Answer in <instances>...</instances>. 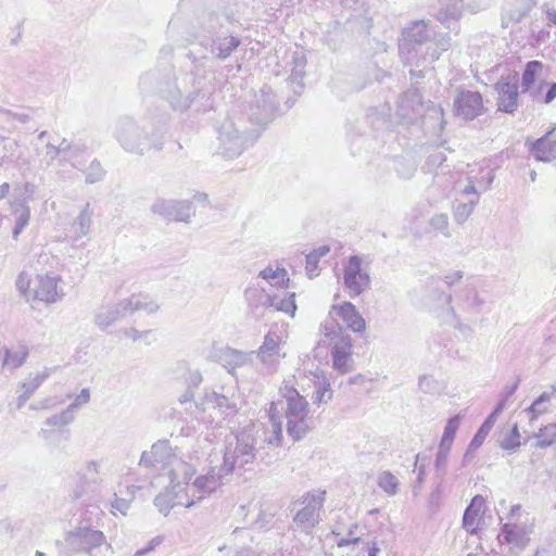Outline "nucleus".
I'll list each match as a JSON object with an SVG mask.
<instances>
[{
    "instance_id": "obj_1",
    "label": "nucleus",
    "mask_w": 556,
    "mask_h": 556,
    "mask_svg": "<svg viewBox=\"0 0 556 556\" xmlns=\"http://www.w3.org/2000/svg\"><path fill=\"white\" fill-rule=\"evenodd\" d=\"M281 397L269 404V420L275 426V437L269 444L281 443V418L287 419V432L293 440H301L312 429L308 419V403L295 388L285 386Z\"/></svg>"
},
{
    "instance_id": "obj_2",
    "label": "nucleus",
    "mask_w": 556,
    "mask_h": 556,
    "mask_svg": "<svg viewBox=\"0 0 556 556\" xmlns=\"http://www.w3.org/2000/svg\"><path fill=\"white\" fill-rule=\"evenodd\" d=\"M140 463L160 470L162 476L174 482L173 486L185 484L194 475V468L173 452L168 441L153 444L150 451L142 453Z\"/></svg>"
},
{
    "instance_id": "obj_3",
    "label": "nucleus",
    "mask_w": 556,
    "mask_h": 556,
    "mask_svg": "<svg viewBox=\"0 0 556 556\" xmlns=\"http://www.w3.org/2000/svg\"><path fill=\"white\" fill-rule=\"evenodd\" d=\"M59 275L38 274L35 279L25 270L21 271L15 280L20 295L28 303L42 302L54 304L64 298L65 293L59 286Z\"/></svg>"
},
{
    "instance_id": "obj_4",
    "label": "nucleus",
    "mask_w": 556,
    "mask_h": 556,
    "mask_svg": "<svg viewBox=\"0 0 556 556\" xmlns=\"http://www.w3.org/2000/svg\"><path fill=\"white\" fill-rule=\"evenodd\" d=\"M320 331L330 343L331 367L346 375L354 367L353 345L350 334L342 333V326L334 318L320 325Z\"/></svg>"
},
{
    "instance_id": "obj_5",
    "label": "nucleus",
    "mask_w": 556,
    "mask_h": 556,
    "mask_svg": "<svg viewBox=\"0 0 556 556\" xmlns=\"http://www.w3.org/2000/svg\"><path fill=\"white\" fill-rule=\"evenodd\" d=\"M115 136L126 151L138 154L153 148L159 149L162 144L159 137L149 134L130 118H123L117 123Z\"/></svg>"
},
{
    "instance_id": "obj_6",
    "label": "nucleus",
    "mask_w": 556,
    "mask_h": 556,
    "mask_svg": "<svg viewBox=\"0 0 556 556\" xmlns=\"http://www.w3.org/2000/svg\"><path fill=\"white\" fill-rule=\"evenodd\" d=\"M235 463V455L226 452L220 468L212 467L206 475L199 476L191 484L189 483L190 479H188L184 489L190 493V500H194L195 503L215 492L222 485L224 477L233 471Z\"/></svg>"
},
{
    "instance_id": "obj_7",
    "label": "nucleus",
    "mask_w": 556,
    "mask_h": 556,
    "mask_svg": "<svg viewBox=\"0 0 556 556\" xmlns=\"http://www.w3.org/2000/svg\"><path fill=\"white\" fill-rule=\"evenodd\" d=\"M194 418L203 424L218 426L225 417L236 412L235 405L216 392L205 393L199 403L194 404Z\"/></svg>"
},
{
    "instance_id": "obj_8",
    "label": "nucleus",
    "mask_w": 556,
    "mask_h": 556,
    "mask_svg": "<svg viewBox=\"0 0 556 556\" xmlns=\"http://www.w3.org/2000/svg\"><path fill=\"white\" fill-rule=\"evenodd\" d=\"M543 68L542 62L527 63L521 75V90L528 92L533 101L547 104L556 98V83L547 85L543 80H539L542 77Z\"/></svg>"
},
{
    "instance_id": "obj_9",
    "label": "nucleus",
    "mask_w": 556,
    "mask_h": 556,
    "mask_svg": "<svg viewBox=\"0 0 556 556\" xmlns=\"http://www.w3.org/2000/svg\"><path fill=\"white\" fill-rule=\"evenodd\" d=\"M342 278L343 285L352 298L358 296V294L369 289L371 286L368 270L364 266L362 257L357 255L348 258V262L342 268Z\"/></svg>"
},
{
    "instance_id": "obj_10",
    "label": "nucleus",
    "mask_w": 556,
    "mask_h": 556,
    "mask_svg": "<svg viewBox=\"0 0 556 556\" xmlns=\"http://www.w3.org/2000/svg\"><path fill=\"white\" fill-rule=\"evenodd\" d=\"M174 482L168 480L166 490L160 493L154 498V504L159 511L163 515H168L174 506H185L187 508L194 505V500H190V493L185 491L184 484L180 486H173Z\"/></svg>"
},
{
    "instance_id": "obj_11",
    "label": "nucleus",
    "mask_w": 556,
    "mask_h": 556,
    "mask_svg": "<svg viewBox=\"0 0 556 556\" xmlns=\"http://www.w3.org/2000/svg\"><path fill=\"white\" fill-rule=\"evenodd\" d=\"M151 211L159 214L166 219L176 222H189L190 217L194 214L190 201H176V200H156Z\"/></svg>"
},
{
    "instance_id": "obj_12",
    "label": "nucleus",
    "mask_w": 556,
    "mask_h": 556,
    "mask_svg": "<svg viewBox=\"0 0 556 556\" xmlns=\"http://www.w3.org/2000/svg\"><path fill=\"white\" fill-rule=\"evenodd\" d=\"M67 545L75 552L90 553L93 548L101 546L105 536L102 531L89 528H79L70 532L65 539Z\"/></svg>"
},
{
    "instance_id": "obj_13",
    "label": "nucleus",
    "mask_w": 556,
    "mask_h": 556,
    "mask_svg": "<svg viewBox=\"0 0 556 556\" xmlns=\"http://www.w3.org/2000/svg\"><path fill=\"white\" fill-rule=\"evenodd\" d=\"M333 314L342 319L350 331L363 333L366 330V321L353 303L345 301L341 304H332L329 312L330 318Z\"/></svg>"
},
{
    "instance_id": "obj_14",
    "label": "nucleus",
    "mask_w": 556,
    "mask_h": 556,
    "mask_svg": "<svg viewBox=\"0 0 556 556\" xmlns=\"http://www.w3.org/2000/svg\"><path fill=\"white\" fill-rule=\"evenodd\" d=\"M486 509V500L481 495L471 498L463 515V526L471 534L478 533L483 527V517Z\"/></svg>"
},
{
    "instance_id": "obj_15",
    "label": "nucleus",
    "mask_w": 556,
    "mask_h": 556,
    "mask_svg": "<svg viewBox=\"0 0 556 556\" xmlns=\"http://www.w3.org/2000/svg\"><path fill=\"white\" fill-rule=\"evenodd\" d=\"M455 110L465 119H473L483 112V98L478 91H460Z\"/></svg>"
},
{
    "instance_id": "obj_16",
    "label": "nucleus",
    "mask_w": 556,
    "mask_h": 556,
    "mask_svg": "<svg viewBox=\"0 0 556 556\" xmlns=\"http://www.w3.org/2000/svg\"><path fill=\"white\" fill-rule=\"evenodd\" d=\"M219 139L224 156L232 159L241 154L243 140L231 121H227L222 125Z\"/></svg>"
},
{
    "instance_id": "obj_17",
    "label": "nucleus",
    "mask_w": 556,
    "mask_h": 556,
    "mask_svg": "<svg viewBox=\"0 0 556 556\" xmlns=\"http://www.w3.org/2000/svg\"><path fill=\"white\" fill-rule=\"evenodd\" d=\"M208 357L219 362L230 374L243 364L242 352L229 346L213 345Z\"/></svg>"
},
{
    "instance_id": "obj_18",
    "label": "nucleus",
    "mask_w": 556,
    "mask_h": 556,
    "mask_svg": "<svg viewBox=\"0 0 556 556\" xmlns=\"http://www.w3.org/2000/svg\"><path fill=\"white\" fill-rule=\"evenodd\" d=\"M125 315L127 313L122 300L118 303L99 307L94 314V323L100 329L104 330Z\"/></svg>"
},
{
    "instance_id": "obj_19",
    "label": "nucleus",
    "mask_w": 556,
    "mask_h": 556,
    "mask_svg": "<svg viewBox=\"0 0 556 556\" xmlns=\"http://www.w3.org/2000/svg\"><path fill=\"white\" fill-rule=\"evenodd\" d=\"M162 94L175 110H187L193 101L191 93L182 91L177 80L166 84Z\"/></svg>"
},
{
    "instance_id": "obj_20",
    "label": "nucleus",
    "mask_w": 556,
    "mask_h": 556,
    "mask_svg": "<svg viewBox=\"0 0 556 556\" xmlns=\"http://www.w3.org/2000/svg\"><path fill=\"white\" fill-rule=\"evenodd\" d=\"M91 223L92 211L90 210L89 203H87L70 226L71 239L73 241H78L86 237L90 231Z\"/></svg>"
},
{
    "instance_id": "obj_21",
    "label": "nucleus",
    "mask_w": 556,
    "mask_h": 556,
    "mask_svg": "<svg viewBox=\"0 0 556 556\" xmlns=\"http://www.w3.org/2000/svg\"><path fill=\"white\" fill-rule=\"evenodd\" d=\"M123 305L125 306L127 314H132L137 311H144L148 314H154L160 308L157 302L146 294H132L131 296L123 300Z\"/></svg>"
},
{
    "instance_id": "obj_22",
    "label": "nucleus",
    "mask_w": 556,
    "mask_h": 556,
    "mask_svg": "<svg viewBox=\"0 0 556 556\" xmlns=\"http://www.w3.org/2000/svg\"><path fill=\"white\" fill-rule=\"evenodd\" d=\"M110 467L106 459L88 460L84 467L83 478L87 483L102 484Z\"/></svg>"
},
{
    "instance_id": "obj_23",
    "label": "nucleus",
    "mask_w": 556,
    "mask_h": 556,
    "mask_svg": "<svg viewBox=\"0 0 556 556\" xmlns=\"http://www.w3.org/2000/svg\"><path fill=\"white\" fill-rule=\"evenodd\" d=\"M260 276L275 288L286 289L290 286L289 271L279 264L265 267L260 271Z\"/></svg>"
},
{
    "instance_id": "obj_24",
    "label": "nucleus",
    "mask_w": 556,
    "mask_h": 556,
    "mask_svg": "<svg viewBox=\"0 0 556 556\" xmlns=\"http://www.w3.org/2000/svg\"><path fill=\"white\" fill-rule=\"evenodd\" d=\"M498 109L504 112H514L518 106V89L508 83L498 84Z\"/></svg>"
},
{
    "instance_id": "obj_25",
    "label": "nucleus",
    "mask_w": 556,
    "mask_h": 556,
    "mask_svg": "<svg viewBox=\"0 0 556 556\" xmlns=\"http://www.w3.org/2000/svg\"><path fill=\"white\" fill-rule=\"evenodd\" d=\"M49 372L42 371L33 377H29L27 381L21 383L22 393L17 397V407L21 408L34 394V392L41 386V383L48 378Z\"/></svg>"
},
{
    "instance_id": "obj_26",
    "label": "nucleus",
    "mask_w": 556,
    "mask_h": 556,
    "mask_svg": "<svg viewBox=\"0 0 556 556\" xmlns=\"http://www.w3.org/2000/svg\"><path fill=\"white\" fill-rule=\"evenodd\" d=\"M312 375L315 378V392L313 393V402L320 404L331 400L332 391L330 380L325 375L318 374V371H314Z\"/></svg>"
},
{
    "instance_id": "obj_27",
    "label": "nucleus",
    "mask_w": 556,
    "mask_h": 556,
    "mask_svg": "<svg viewBox=\"0 0 556 556\" xmlns=\"http://www.w3.org/2000/svg\"><path fill=\"white\" fill-rule=\"evenodd\" d=\"M532 154L541 162H551L556 156V141L549 137H542L533 143Z\"/></svg>"
},
{
    "instance_id": "obj_28",
    "label": "nucleus",
    "mask_w": 556,
    "mask_h": 556,
    "mask_svg": "<svg viewBox=\"0 0 556 556\" xmlns=\"http://www.w3.org/2000/svg\"><path fill=\"white\" fill-rule=\"evenodd\" d=\"M521 435L516 424L503 426L498 432V443L503 448L514 450L521 444Z\"/></svg>"
},
{
    "instance_id": "obj_29",
    "label": "nucleus",
    "mask_w": 556,
    "mask_h": 556,
    "mask_svg": "<svg viewBox=\"0 0 556 556\" xmlns=\"http://www.w3.org/2000/svg\"><path fill=\"white\" fill-rule=\"evenodd\" d=\"M28 356V349L25 345L14 346L12 349H4V356L2 365L12 369L21 367Z\"/></svg>"
},
{
    "instance_id": "obj_30",
    "label": "nucleus",
    "mask_w": 556,
    "mask_h": 556,
    "mask_svg": "<svg viewBox=\"0 0 556 556\" xmlns=\"http://www.w3.org/2000/svg\"><path fill=\"white\" fill-rule=\"evenodd\" d=\"M504 408V402L497 404L494 412L488 417V419L479 428V431L471 439V446L478 447L482 445L488 434L492 431V427L496 421L497 415L502 413Z\"/></svg>"
},
{
    "instance_id": "obj_31",
    "label": "nucleus",
    "mask_w": 556,
    "mask_h": 556,
    "mask_svg": "<svg viewBox=\"0 0 556 556\" xmlns=\"http://www.w3.org/2000/svg\"><path fill=\"white\" fill-rule=\"evenodd\" d=\"M503 542L514 545H523L527 539V531L515 523H505L502 527Z\"/></svg>"
},
{
    "instance_id": "obj_32",
    "label": "nucleus",
    "mask_w": 556,
    "mask_h": 556,
    "mask_svg": "<svg viewBox=\"0 0 556 556\" xmlns=\"http://www.w3.org/2000/svg\"><path fill=\"white\" fill-rule=\"evenodd\" d=\"M58 150H60L61 162L67 161L76 168H81L83 162L80 161V156L84 154V151L78 147H72L65 139H63L58 146Z\"/></svg>"
},
{
    "instance_id": "obj_33",
    "label": "nucleus",
    "mask_w": 556,
    "mask_h": 556,
    "mask_svg": "<svg viewBox=\"0 0 556 556\" xmlns=\"http://www.w3.org/2000/svg\"><path fill=\"white\" fill-rule=\"evenodd\" d=\"M288 336L287 330L285 331V334H277L275 332H269L265 336V340L263 344L260 346V354L263 357L270 356L274 354H279V349Z\"/></svg>"
},
{
    "instance_id": "obj_34",
    "label": "nucleus",
    "mask_w": 556,
    "mask_h": 556,
    "mask_svg": "<svg viewBox=\"0 0 556 556\" xmlns=\"http://www.w3.org/2000/svg\"><path fill=\"white\" fill-rule=\"evenodd\" d=\"M240 40L228 36L214 40L213 51H217V56L226 59L239 46Z\"/></svg>"
},
{
    "instance_id": "obj_35",
    "label": "nucleus",
    "mask_w": 556,
    "mask_h": 556,
    "mask_svg": "<svg viewBox=\"0 0 556 556\" xmlns=\"http://www.w3.org/2000/svg\"><path fill=\"white\" fill-rule=\"evenodd\" d=\"M273 305L277 311L288 314L291 318L294 317L298 306L295 303V293L289 292L280 300H273Z\"/></svg>"
},
{
    "instance_id": "obj_36",
    "label": "nucleus",
    "mask_w": 556,
    "mask_h": 556,
    "mask_svg": "<svg viewBox=\"0 0 556 556\" xmlns=\"http://www.w3.org/2000/svg\"><path fill=\"white\" fill-rule=\"evenodd\" d=\"M460 417L459 415H455L453 418H451L444 428V432L441 437V448H450L452 446L453 440L455 438V434L457 432V429L459 427Z\"/></svg>"
},
{
    "instance_id": "obj_37",
    "label": "nucleus",
    "mask_w": 556,
    "mask_h": 556,
    "mask_svg": "<svg viewBox=\"0 0 556 556\" xmlns=\"http://www.w3.org/2000/svg\"><path fill=\"white\" fill-rule=\"evenodd\" d=\"M15 226L12 232L13 238L16 240L23 229L28 225L30 218V210L27 205L23 204L15 210Z\"/></svg>"
},
{
    "instance_id": "obj_38",
    "label": "nucleus",
    "mask_w": 556,
    "mask_h": 556,
    "mask_svg": "<svg viewBox=\"0 0 556 556\" xmlns=\"http://www.w3.org/2000/svg\"><path fill=\"white\" fill-rule=\"evenodd\" d=\"M325 498L326 491L309 492L304 495L303 503L311 511H313L314 515L317 516L318 510L325 503Z\"/></svg>"
},
{
    "instance_id": "obj_39",
    "label": "nucleus",
    "mask_w": 556,
    "mask_h": 556,
    "mask_svg": "<svg viewBox=\"0 0 556 556\" xmlns=\"http://www.w3.org/2000/svg\"><path fill=\"white\" fill-rule=\"evenodd\" d=\"M540 446H549L556 443V424H549L540 428L536 433Z\"/></svg>"
},
{
    "instance_id": "obj_40",
    "label": "nucleus",
    "mask_w": 556,
    "mask_h": 556,
    "mask_svg": "<svg viewBox=\"0 0 556 556\" xmlns=\"http://www.w3.org/2000/svg\"><path fill=\"white\" fill-rule=\"evenodd\" d=\"M136 490L137 486L135 485L127 486V493L130 496L129 498L115 496L114 501L111 504L112 513L115 514V511H119L122 515H126L129 509L130 502L135 496ZM114 495H116V493Z\"/></svg>"
},
{
    "instance_id": "obj_41",
    "label": "nucleus",
    "mask_w": 556,
    "mask_h": 556,
    "mask_svg": "<svg viewBox=\"0 0 556 556\" xmlns=\"http://www.w3.org/2000/svg\"><path fill=\"white\" fill-rule=\"evenodd\" d=\"M549 402L551 395H548V393H542L541 396L533 402L529 408V412L532 414V420L538 419L540 415L549 410Z\"/></svg>"
},
{
    "instance_id": "obj_42",
    "label": "nucleus",
    "mask_w": 556,
    "mask_h": 556,
    "mask_svg": "<svg viewBox=\"0 0 556 556\" xmlns=\"http://www.w3.org/2000/svg\"><path fill=\"white\" fill-rule=\"evenodd\" d=\"M378 484L388 494H395L399 488V481L391 471H382L378 479Z\"/></svg>"
},
{
    "instance_id": "obj_43",
    "label": "nucleus",
    "mask_w": 556,
    "mask_h": 556,
    "mask_svg": "<svg viewBox=\"0 0 556 556\" xmlns=\"http://www.w3.org/2000/svg\"><path fill=\"white\" fill-rule=\"evenodd\" d=\"M74 418V415H72L66 408L62 413L54 414L47 418L45 425L49 427L62 428L71 424Z\"/></svg>"
},
{
    "instance_id": "obj_44",
    "label": "nucleus",
    "mask_w": 556,
    "mask_h": 556,
    "mask_svg": "<svg viewBox=\"0 0 556 556\" xmlns=\"http://www.w3.org/2000/svg\"><path fill=\"white\" fill-rule=\"evenodd\" d=\"M103 177H104V170H103L101 164L98 161L93 160L87 169L86 182L94 184V182L102 180Z\"/></svg>"
},
{
    "instance_id": "obj_45",
    "label": "nucleus",
    "mask_w": 556,
    "mask_h": 556,
    "mask_svg": "<svg viewBox=\"0 0 556 556\" xmlns=\"http://www.w3.org/2000/svg\"><path fill=\"white\" fill-rule=\"evenodd\" d=\"M0 113L4 119V122L14 124V122H17L20 124H26L29 122L30 117L28 114L25 113H14L9 110H0ZM14 127V125H12Z\"/></svg>"
},
{
    "instance_id": "obj_46",
    "label": "nucleus",
    "mask_w": 556,
    "mask_h": 556,
    "mask_svg": "<svg viewBox=\"0 0 556 556\" xmlns=\"http://www.w3.org/2000/svg\"><path fill=\"white\" fill-rule=\"evenodd\" d=\"M90 401V391L85 388L80 391V393L75 397L74 402L68 405V412L75 416V412L78 407L87 404Z\"/></svg>"
},
{
    "instance_id": "obj_47",
    "label": "nucleus",
    "mask_w": 556,
    "mask_h": 556,
    "mask_svg": "<svg viewBox=\"0 0 556 556\" xmlns=\"http://www.w3.org/2000/svg\"><path fill=\"white\" fill-rule=\"evenodd\" d=\"M294 521L299 525L311 523L312 526L317 521V516L311 509L303 507L294 517Z\"/></svg>"
},
{
    "instance_id": "obj_48",
    "label": "nucleus",
    "mask_w": 556,
    "mask_h": 556,
    "mask_svg": "<svg viewBox=\"0 0 556 556\" xmlns=\"http://www.w3.org/2000/svg\"><path fill=\"white\" fill-rule=\"evenodd\" d=\"M329 253L328 247H321L317 251H313L307 255L306 258V267L307 268H315L317 266V263L319 262V257L326 255Z\"/></svg>"
},
{
    "instance_id": "obj_49",
    "label": "nucleus",
    "mask_w": 556,
    "mask_h": 556,
    "mask_svg": "<svg viewBox=\"0 0 556 556\" xmlns=\"http://www.w3.org/2000/svg\"><path fill=\"white\" fill-rule=\"evenodd\" d=\"M124 333L127 338L131 339L132 341L142 340L144 342H148L151 331L150 330L139 331L137 329L130 328V329H126L124 331Z\"/></svg>"
},
{
    "instance_id": "obj_50",
    "label": "nucleus",
    "mask_w": 556,
    "mask_h": 556,
    "mask_svg": "<svg viewBox=\"0 0 556 556\" xmlns=\"http://www.w3.org/2000/svg\"><path fill=\"white\" fill-rule=\"evenodd\" d=\"M60 402L55 397H47L29 406L30 409H51Z\"/></svg>"
},
{
    "instance_id": "obj_51",
    "label": "nucleus",
    "mask_w": 556,
    "mask_h": 556,
    "mask_svg": "<svg viewBox=\"0 0 556 556\" xmlns=\"http://www.w3.org/2000/svg\"><path fill=\"white\" fill-rule=\"evenodd\" d=\"M163 542L162 536H155L149 541L146 547L138 549L134 556H146L150 552L154 551L156 546H159Z\"/></svg>"
},
{
    "instance_id": "obj_52",
    "label": "nucleus",
    "mask_w": 556,
    "mask_h": 556,
    "mask_svg": "<svg viewBox=\"0 0 556 556\" xmlns=\"http://www.w3.org/2000/svg\"><path fill=\"white\" fill-rule=\"evenodd\" d=\"M58 156H60V150L53 143L48 142L45 147L43 157L47 161V164L53 162Z\"/></svg>"
},
{
    "instance_id": "obj_53",
    "label": "nucleus",
    "mask_w": 556,
    "mask_h": 556,
    "mask_svg": "<svg viewBox=\"0 0 556 556\" xmlns=\"http://www.w3.org/2000/svg\"><path fill=\"white\" fill-rule=\"evenodd\" d=\"M368 556H378L380 547L377 542H366L363 546Z\"/></svg>"
},
{
    "instance_id": "obj_54",
    "label": "nucleus",
    "mask_w": 556,
    "mask_h": 556,
    "mask_svg": "<svg viewBox=\"0 0 556 556\" xmlns=\"http://www.w3.org/2000/svg\"><path fill=\"white\" fill-rule=\"evenodd\" d=\"M18 148V141L17 140H11L7 139L4 143V150L10 153V156L12 157L14 155V151Z\"/></svg>"
},
{
    "instance_id": "obj_55",
    "label": "nucleus",
    "mask_w": 556,
    "mask_h": 556,
    "mask_svg": "<svg viewBox=\"0 0 556 556\" xmlns=\"http://www.w3.org/2000/svg\"><path fill=\"white\" fill-rule=\"evenodd\" d=\"M202 381V376L198 370L191 371L189 374V386L198 387Z\"/></svg>"
},
{
    "instance_id": "obj_56",
    "label": "nucleus",
    "mask_w": 556,
    "mask_h": 556,
    "mask_svg": "<svg viewBox=\"0 0 556 556\" xmlns=\"http://www.w3.org/2000/svg\"><path fill=\"white\" fill-rule=\"evenodd\" d=\"M361 542V538H353V539H350V538H341L338 542V546L339 547H345V546H350L351 544H358Z\"/></svg>"
},
{
    "instance_id": "obj_57",
    "label": "nucleus",
    "mask_w": 556,
    "mask_h": 556,
    "mask_svg": "<svg viewBox=\"0 0 556 556\" xmlns=\"http://www.w3.org/2000/svg\"><path fill=\"white\" fill-rule=\"evenodd\" d=\"M192 397H193V393L189 390H187L180 397H179V402L181 404H186V403H190V406L191 407H194V404L195 403H192Z\"/></svg>"
},
{
    "instance_id": "obj_58",
    "label": "nucleus",
    "mask_w": 556,
    "mask_h": 556,
    "mask_svg": "<svg viewBox=\"0 0 556 556\" xmlns=\"http://www.w3.org/2000/svg\"><path fill=\"white\" fill-rule=\"evenodd\" d=\"M9 191L10 185L8 182H3L2 185H0V200L4 199L9 194Z\"/></svg>"
},
{
    "instance_id": "obj_59",
    "label": "nucleus",
    "mask_w": 556,
    "mask_h": 556,
    "mask_svg": "<svg viewBox=\"0 0 556 556\" xmlns=\"http://www.w3.org/2000/svg\"><path fill=\"white\" fill-rule=\"evenodd\" d=\"M50 431L48 429H41L39 431V435L43 439V440H49L50 439Z\"/></svg>"
},
{
    "instance_id": "obj_60",
    "label": "nucleus",
    "mask_w": 556,
    "mask_h": 556,
    "mask_svg": "<svg viewBox=\"0 0 556 556\" xmlns=\"http://www.w3.org/2000/svg\"><path fill=\"white\" fill-rule=\"evenodd\" d=\"M206 199H207V194H205V193H200V194L194 195V200H197V201H206Z\"/></svg>"
},
{
    "instance_id": "obj_61",
    "label": "nucleus",
    "mask_w": 556,
    "mask_h": 556,
    "mask_svg": "<svg viewBox=\"0 0 556 556\" xmlns=\"http://www.w3.org/2000/svg\"><path fill=\"white\" fill-rule=\"evenodd\" d=\"M48 135V132L46 130L41 131L39 135H38V139L39 140H43V138H46V136Z\"/></svg>"
},
{
    "instance_id": "obj_62",
    "label": "nucleus",
    "mask_w": 556,
    "mask_h": 556,
    "mask_svg": "<svg viewBox=\"0 0 556 556\" xmlns=\"http://www.w3.org/2000/svg\"><path fill=\"white\" fill-rule=\"evenodd\" d=\"M332 533L336 535H342V532L340 530H333Z\"/></svg>"
},
{
    "instance_id": "obj_63",
    "label": "nucleus",
    "mask_w": 556,
    "mask_h": 556,
    "mask_svg": "<svg viewBox=\"0 0 556 556\" xmlns=\"http://www.w3.org/2000/svg\"><path fill=\"white\" fill-rule=\"evenodd\" d=\"M36 556H43V554H41V553H39V552H38V553L36 554Z\"/></svg>"
}]
</instances>
